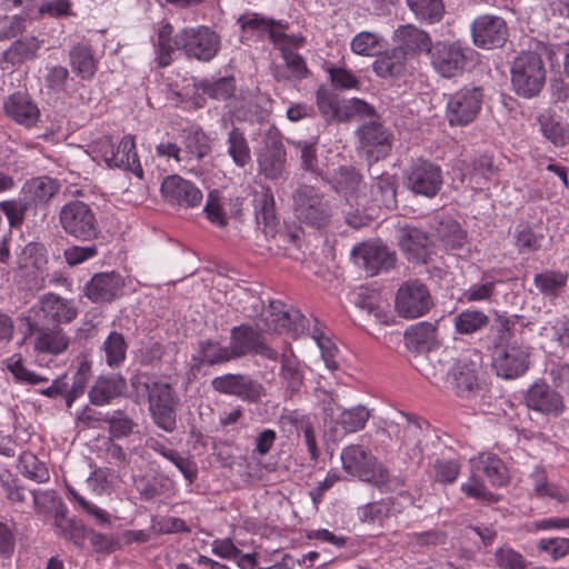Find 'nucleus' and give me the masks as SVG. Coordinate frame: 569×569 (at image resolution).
<instances>
[{"mask_svg":"<svg viewBox=\"0 0 569 569\" xmlns=\"http://www.w3.org/2000/svg\"><path fill=\"white\" fill-rule=\"evenodd\" d=\"M441 366L436 369L431 363H420V372L433 383L445 382L459 397H468L478 388V363L467 355H461L449 366L438 359Z\"/></svg>","mask_w":569,"mask_h":569,"instance_id":"f257e3e1","label":"nucleus"},{"mask_svg":"<svg viewBox=\"0 0 569 569\" xmlns=\"http://www.w3.org/2000/svg\"><path fill=\"white\" fill-rule=\"evenodd\" d=\"M291 202L293 214L300 223L315 229H322L330 224L331 206L325 193L315 186L298 184L292 191Z\"/></svg>","mask_w":569,"mask_h":569,"instance_id":"f03ea898","label":"nucleus"},{"mask_svg":"<svg viewBox=\"0 0 569 569\" xmlns=\"http://www.w3.org/2000/svg\"><path fill=\"white\" fill-rule=\"evenodd\" d=\"M511 84L522 98L537 97L546 83V68L541 56L532 50L520 52L512 61Z\"/></svg>","mask_w":569,"mask_h":569,"instance_id":"7ed1b4c3","label":"nucleus"},{"mask_svg":"<svg viewBox=\"0 0 569 569\" xmlns=\"http://www.w3.org/2000/svg\"><path fill=\"white\" fill-rule=\"evenodd\" d=\"M340 459L342 469L351 477L378 488L389 482L388 470L377 461L369 449L361 445H350L343 448Z\"/></svg>","mask_w":569,"mask_h":569,"instance_id":"20e7f679","label":"nucleus"},{"mask_svg":"<svg viewBox=\"0 0 569 569\" xmlns=\"http://www.w3.org/2000/svg\"><path fill=\"white\" fill-rule=\"evenodd\" d=\"M59 223L68 236L79 241H93L101 233L94 211L81 200H70L61 207Z\"/></svg>","mask_w":569,"mask_h":569,"instance_id":"39448f33","label":"nucleus"},{"mask_svg":"<svg viewBox=\"0 0 569 569\" xmlns=\"http://www.w3.org/2000/svg\"><path fill=\"white\" fill-rule=\"evenodd\" d=\"M471 50L461 41L438 40L429 50L433 70L442 78L461 76L470 61Z\"/></svg>","mask_w":569,"mask_h":569,"instance_id":"423d86ee","label":"nucleus"},{"mask_svg":"<svg viewBox=\"0 0 569 569\" xmlns=\"http://www.w3.org/2000/svg\"><path fill=\"white\" fill-rule=\"evenodd\" d=\"M178 50L198 61H211L220 50V36L206 26L186 28L176 34Z\"/></svg>","mask_w":569,"mask_h":569,"instance_id":"0eeeda50","label":"nucleus"},{"mask_svg":"<svg viewBox=\"0 0 569 569\" xmlns=\"http://www.w3.org/2000/svg\"><path fill=\"white\" fill-rule=\"evenodd\" d=\"M406 187L415 194L433 198L443 184L442 169L429 159H412L405 171Z\"/></svg>","mask_w":569,"mask_h":569,"instance_id":"6e6552de","label":"nucleus"},{"mask_svg":"<svg viewBox=\"0 0 569 569\" xmlns=\"http://www.w3.org/2000/svg\"><path fill=\"white\" fill-rule=\"evenodd\" d=\"M229 349L233 360L248 355H258L274 362L280 358L279 352L263 341L260 331L247 323L230 330Z\"/></svg>","mask_w":569,"mask_h":569,"instance_id":"1a4fd4ad","label":"nucleus"},{"mask_svg":"<svg viewBox=\"0 0 569 569\" xmlns=\"http://www.w3.org/2000/svg\"><path fill=\"white\" fill-rule=\"evenodd\" d=\"M483 91L480 87H465L450 94L446 107L449 124L467 126L473 122L482 106Z\"/></svg>","mask_w":569,"mask_h":569,"instance_id":"9d476101","label":"nucleus"},{"mask_svg":"<svg viewBox=\"0 0 569 569\" xmlns=\"http://www.w3.org/2000/svg\"><path fill=\"white\" fill-rule=\"evenodd\" d=\"M356 136L360 149L371 161L383 159L391 151L393 134L380 118L365 120L357 129Z\"/></svg>","mask_w":569,"mask_h":569,"instance_id":"9b49d317","label":"nucleus"},{"mask_svg":"<svg viewBox=\"0 0 569 569\" xmlns=\"http://www.w3.org/2000/svg\"><path fill=\"white\" fill-rule=\"evenodd\" d=\"M216 392L239 398L249 403H259L266 389L259 381L244 373H224L211 380Z\"/></svg>","mask_w":569,"mask_h":569,"instance_id":"f8f14e48","label":"nucleus"},{"mask_svg":"<svg viewBox=\"0 0 569 569\" xmlns=\"http://www.w3.org/2000/svg\"><path fill=\"white\" fill-rule=\"evenodd\" d=\"M432 299L426 284L418 280L407 281L397 291L396 309L400 317L418 318L426 315Z\"/></svg>","mask_w":569,"mask_h":569,"instance_id":"ddd939ff","label":"nucleus"},{"mask_svg":"<svg viewBox=\"0 0 569 569\" xmlns=\"http://www.w3.org/2000/svg\"><path fill=\"white\" fill-rule=\"evenodd\" d=\"M530 365L529 348L513 343L496 349L492 356V368L498 377L516 379L522 376Z\"/></svg>","mask_w":569,"mask_h":569,"instance_id":"4468645a","label":"nucleus"},{"mask_svg":"<svg viewBox=\"0 0 569 569\" xmlns=\"http://www.w3.org/2000/svg\"><path fill=\"white\" fill-rule=\"evenodd\" d=\"M34 322L60 326L71 322L78 315L73 300L62 298L54 293L42 296L33 307Z\"/></svg>","mask_w":569,"mask_h":569,"instance_id":"2eb2a0df","label":"nucleus"},{"mask_svg":"<svg viewBox=\"0 0 569 569\" xmlns=\"http://www.w3.org/2000/svg\"><path fill=\"white\" fill-rule=\"evenodd\" d=\"M473 43L481 49L501 48L508 39V27L503 18L496 14H482L471 26Z\"/></svg>","mask_w":569,"mask_h":569,"instance_id":"dca6fc26","label":"nucleus"},{"mask_svg":"<svg viewBox=\"0 0 569 569\" xmlns=\"http://www.w3.org/2000/svg\"><path fill=\"white\" fill-rule=\"evenodd\" d=\"M356 264L361 267L369 276L393 268L396 254L387 246L378 242H362L352 249Z\"/></svg>","mask_w":569,"mask_h":569,"instance_id":"f3484780","label":"nucleus"},{"mask_svg":"<svg viewBox=\"0 0 569 569\" xmlns=\"http://www.w3.org/2000/svg\"><path fill=\"white\" fill-rule=\"evenodd\" d=\"M286 164V149L278 130L267 132L264 147L258 156L259 171L267 179H278Z\"/></svg>","mask_w":569,"mask_h":569,"instance_id":"a211bd4d","label":"nucleus"},{"mask_svg":"<svg viewBox=\"0 0 569 569\" xmlns=\"http://www.w3.org/2000/svg\"><path fill=\"white\" fill-rule=\"evenodd\" d=\"M161 192L169 203L184 208L196 207L202 200L200 189L177 174L169 176L162 181Z\"/></svg>","mask_w":569,"mask_h":569,"instance_id":"6ab92c4d","label":"nucleus"},{"mask_svg":"<svg viewBox=\"0 0 569 569\" xmlns=\"http://www.w3.org/2000/svg\"><path fill=\"white\" fill-rule=\"evenodd\" d=\"M525 402L543 415L559 416L565 409L562 396L546 382L533 383L525 395Z\"/></svg>","mask_w":569,"mask_h":569,"instance_id":"aec40b11","label":"nucleus"},{"mask_svg":"<svg viewBox=\"0 0 569 569\" xmlns=\"http://www.w3.org/2000/svg\"><path fill=\"white\" fill-rule=\"evenodd\" d=\"M126 392L127 380L121 373L101 375L88 390V398L91 405L102 407L126 396Z\"/></svg>","mask_w":569,"mask_h":569,"instance_id":"412c9836","label":"nucleus"},{"mask_svg":"<svg viewBox=\"0 0 569 569\" xmlns=\"http://www.w3.org/2000/svg\"><path fill=\"white\" fill-rule=\"evenodd\" d=\"M429 237L421 229L405 226L399 230L398 244L407 258L415 263H426L429 258Z\"/></svg>","mask_w":569,"mask_h":569,"instance_id":"4be33fe9","label":"nucleus"},{"mask_svg":"<svg viewBox=\"0 0 569 569\" xmlns=\"http://www.w3.org/2000/svg\"><path fill=\"white\" fill-rule=\"evenodd\" d=\"M122 286V279L116 272H101L86 283L83 292L94 303L109 302L117 297Z\"/></svg>","mask_w":569,"mask_h":569,"instance_id":"5701e85b","label":"nucleus"},{"mask_svg":"<svg viewBox=\"0 0 569 569\" xmlns=\"http://www.w3.org/2000/svg\"><path fill=\"white\" fill-rule=\"evenodd\" d=\"M3 110L9 118L28 128L34 126L40 117L38 106L23 92L10 94L3 102Z\"/></svg>","mask_w":569,"mask_h":569,"instance_id":"b1692460","label":"nucleus"},{"mask_svg":"<svg viewBox=\"0 0 569 569\" xmlns=\"http://www.w3.org/2000/svg\"><path fill=\"white\" fill-rule=\"evenodd\" d=\"M60 189L59 180L49 176H40L27 180L21 188V194L27 198L33 209H37L39 206L48 204Z\"/></svg>","mask_w":569,"mask_h":569,"instance_id":"393cba45","label":"nucleus"},{"mask_svg":"<svg viewBox=\"0 0 569 569\" xmlns=\"http://www.w3.org/2000/svg\"><path fill=\"white\" fill-rule=\"evenodd\" d=\"M37 332L34 349L42 353L60 355L69 347L70 339L60 326L30 323Z\"/></svg>","mask_w":569,"mask_h":569,"instance_id":"a878e982","label":"nucleus"},{"mask_svg":"<svg viewBox=\"0 0 569 569\" xmlns=\"http://www.w3.org/2000/svg\"><path fill=\"white\" fill-rule=\"evenodd\" d=\"M229 346H222L213 339L199 340L197 355L191 358L192 369L200 370L202 367H213L232 361Z\"/></svg>","mask_w":569,"mask_h":569,"instance_id":"bb28decb","label":"nucleus"},{"mask_svg":"<svg viewBox=\"0 0 569 569\" xmlns=\"http://www.w3.org/2000/svg\"><path fill=\"white\" fill-rule=\"evenodd\" d=\"M395 39L399 42V50H403V54H416L426 51L429 54L430 48L433 46L430 34L413 24L399 26L395 31Z\"/></svg>","mask_w":569,"mask_h":569,"instance_id":"cd10ccee","label":"nucleus"},{"mask_svg":"<svg viewBox=\"0 0 569 569\" xmlns=\"http://www.w3.org/2000/svg\"><path fill=\"white\" fill-rule=\"evenodd\" d=\"M405 342L407 348L416 351L417 355L431 352V348L437 342L436 325L422 321L409 327L405 332Z\"/></svg>","mask_w":569,"mask_h":569,"instance_id":"c85d7f7f","label":"nucleus"},{"mask_svg":"<svg viewBox=\"0 0 569 569\" xmlns=\"http://www.w3.org/2000/svg\"><path fill=\"white\" fill-rule=\"evenodd\" d=\"M41 41L34 36L14 40L2 53V61L11 67L21 66L37 58Z\"/></svg>","mask_w":569,"mask_h":569,"instance_id":"c756f323","label":"nucleus"},{"mask_svg":"<svg viewBox=\"0 0 569 569\" xmlns=\"http://www.w3.org/2000/svg\"><path fill=\"white\" fill-rule=\"evenodd\" d=\"M114 160L111 161L110 168H119L132 172L136 177L142 178L143 170L136 151L134 137L126 134L119 144L114 148Z\"/></svg>","mask_w":569,"mask_h":569,"instance_id":"7c9ffc66","label":"nucleus"},{"mask_svg":"<svg viewBox=\"0 0 569 569\" xmlns=\"http://www.w3.org/2000/svg\"><path fill=\"white\" fill-rule=\"evenodd\" d=\"M282 302L273 300L270 302L271 315L276 317L274 328L286 329L295 337L305 333L309 329L308 319L297 309L283 310Z\"/></svg>","mask_w":569,"mask_h":569,"instance_id":"2f4dec72","label":"nucleus"},{"mask_svg":"<svg viewBox=\"0 0 569 569\" xmlns=\"http://www.w3.org/2000/svg\"><path fill=\"white\" fill-rule=\"evenodd\" d=\"M316 103L326 122H342L348 120L346 102L341 101L336 93L323 86L316 92Z\"/></svg>","mask_w":569,"mask_h":569,"instance_id":"473e14b6","label":"nucleus"},{"mask_svg":"<svg viewBox=\"0 0 569 569\" xmlns=\"http://www.w3.org/2000/svg\"><path fill=\"white\" fill-rule=\"evenodd\" d=\"M370 196L378 207L395 209L397 207V178L388 173L377 177L370 187Z\"/></svg>","mask_w":569,"mask_h":569,"instance_id":"72a5a7b5","label":"nucleus"},{"mask_svg":"<svg viewBox=\"0 0 569 569\" xmlns=\"http://www.w3.org/2000/svg\"><path fill=\"white\" fill-rule=\"evenodd\" d=\"M226 144L227 154L231 158L234 166L244 168L251 162V149L242 129L232 126L227 134Z\"/></svg>","mask_w":569,"mask_h":569,"instance_id":"f704fd0d","label":"nucleus"},{"mask_svg":"<svg viewBox=\"0 0 569 569\" xmlns=\"http://www.w3.org/2000/svg\"><path fill=\"white\" fill-rule=\"evenodd\" d=\"M498 173L490 156L482 154L475 158L462 172V182L468 181L469 184L482 186L485 181L491 180Z\"/></svg>","mask_w":569,"mask_h":569,"instance_id":"c9c22d12","label":"nucleus"},{"mask_svg":"<svg viewBox=\"0 0 569 569\" xmlns=\"http://www.w3.org/2000/svg\"><path fill=\"white\" fill-rule=\"evenodd\" d=\"M143 389L147 391L148 409L180 405L179 396L169 382L162 380L144 382Z\"/></svg>","mask_w":569,"mask_h":569,"instance_id":"e433bc0d","label":"nucleus"},{"mask_svg":"<svg viewBox=\"0 0 569 569\" xmlns=\"http://www.w3.org/2000/svg\"><path fill=\"white\" fill-rule=\"evenodd\" d=\"M329 182L336 192L349 199L359 191L362 176L353 166H340Z\"/></svg>","mask_w":569,"mask_h":569,"instance_id":"4c0bfd02","label":"nucleus"},{"mask_svg":"<svg viewBox=\"0 0 569 569\" xmlns=\"http://www.w3.org/2000/svg\"><path fill=\"white\" fill-rule=\"evenodd\" d=\"M406 2L420 23H438L442 20L446 12L442 0H406Z\"/></svg>","mask_w":569,"mask_h":569,"instance_id":"58836bf2","label":"nucleus"},{"mask_svg":"<svg viewBox=\"0 0 569 569\" xmlns=\"http://www.w3.org/2000/svg\"><path fill=\"white\" fill-rule=\"evenodd\" d=\"M70 66L82 80H90L97 71V63L90 47L77 44L69 52Z\"/></svg>","mask_w":569,"mask_h":569,"instance_id":"ea45409f","label":"nucleus"},{"mask_svg":"<svg viewBox=\"0 0 569 569\" xmlns=\"http://www.w3.org/2000/svg\"><path fill=\"white\" fill-rule=\"evenodd\" d=\"M256 204V220L257 223L263 226V232L267 236H274L276 233V211L274 198L270 188L264 189L257 198Z\"/></svg>","mask_w":569,"mask_h":569,"instance_id":"a19ab883","label":"nucleus"},{"mask_svg":"<svg viewBox=\"0 0 569 569\" xmlns=\"http://www.w3.org/2000/svg\"><path fill=\"white\" fill-rule=\"evenodd\" d=\"M101 350L104 353L106 365L111 369H117L126 360L128 343L121 332L111 331L104 339Z\"/></svg>","mask_w":569,"mask_h":569,"instance_id":"79ce46f5","label":"nucleus"},{"mask_svg":"<svg viewBox=\"0 0 569 569\" xmlns=\"http://www.w3.org/2000/svg\"><path fill=\"white\" fill-rule=\"evenodd\" d=\"M406 56L403 50L395 48L390 53L377 59L373 62L375 72L382 78L398 77L406 70Z\"/></svg>","mask_w":569,"mask_h":569,"instance_id":"37998d69","label":"nucleus"},{"mask_svg":"<svg viewBox=\"0 0 569 569\" xmlns=\"http://www.w3.org/2000/svg\"><path fill=\"white\" fill-rule=\"evenodd\" d=\"M455 329L460 335H472L489 323V317L480 311L467 309L455 317Z\"/></svg>","mask_w":569,"mask_h":569,"instance_id":"c03bdc74","label":"nucleus"},{"mask_svg":"<svg viewBox=\"0 0 569 569\" xmlns=\"http://www.w3.org/2000/svg\"><path fill=\"white\" fill-rule=\"evenodd\" d=\"M429 429V423L423 419H408L407 423L401 429V441L403 446L412 450L415 455L421 453V443L426 431Z\"/></svg>","mask_w":569,"mask_h":569,"instance_id":"a18cd8bd","label":"nucleus"},{"mask_svg":"<svg viewBox=\"0 0 569 569\" xmlns=\"http://www.w3.org/2000/svg\"><path fill=\"white\" fill-rule=\"evenodd\" d=\"M106 423L109 425L111 439L128 438L137 427V423L123 409L113 410L111 413L107 412Z\"/></svg>","mask_w":569,"mask_h":569,"instance_id":"49530a36","label":"nucleus"},{"mask_svg":"<svg viewBox=\"0 0 569 569\" xmlns=\"http://www.w3.org/2000/svg\"><path fill=\"white\" fill-rule=\"evenodd\" d=\"M438 236L442 244L450 250L462 248L467 241V233L453 219L448 218L440 222Z\"/></svg>","mask_w":569,"mask_h":569,"instance_id":"de8ad7c7","label":"nucleus"},{"mask_svg":"<svg viewBox=\"0 0 569 569\" xmlns=\"http://www.w3.org/2000/svg\"><path fill=\"white\" fill-rule=\"evenodd\" d=\"M173 27L167 22L164 23L159 32H158V43H157V62L161 68L168 67L172 61V52L173 50H178L176 46V36L172 37Z\"/></svg>","mask_w":569,"mask_h":569,"instance_id":"09e8293b","label":"nucleus"},{"mask_svg":"<svg viewBox=\"0 0 569 569\" xmlns=\"http://www.w3.org/2000/svg\"><path fill=\"white\" fill-rule=\"evenodd\" d=\"M18 469L30 480L44 482L49 479V471L33 453L24 451L19 457Z\"/></svg>","mask_w":569,"mask_h":569,"instance_id":"8fccbe9b","label":"nucleus"},{"mask_svg":"<svg viewBox=\"0 0 569 569\" xmlns=\"http://www.w3.org/2000/svg\"><path fill=\"white\" fill-rule=\"evenodd\" d=\"M543 137L555 147H566L569 144V126L555 120L551 117L539 120Z\"/></svg>","mask_w":569,"mask_h":569,"instance_id":"3c124183","label":"nucleus"},{"mask_svg":"<svg viewBox=\"0 0 569 569\" xmlns=\"http://www.w3.org/2000/svg\"><path fill=\"white\" fill-rule=\"evenodd\" d=\"M91 377V366L88 361H81L78 370L72 377L71 387L67 388L66 392V405L68 408H71L73 402L84 393L86 388L88 386L89 379Z\"/></svg>","mask_w":569,"mask_h":569,"instance_id":"603ef678","label":"nucleus"},{"mask_svg":"<svg viewBox=\"0 0 569 569\" xmlns=\"http://www.w3.org/2000/svg\"><path fill=\"white\" fill-rule=\"evenodd\" d=\"M200 89L211 99L224 101L233 97L236 92L234 78L222 77L213 82L204 80L200 82Z\"/></svg>","mask_w":569,"mask_h":569,"instance_id":"864d4df0","label":"nucleus"},{"mask_svg":"<svg viewBox=\"0 0 569 569\" xmlns=\"http://www.w3.org/2000/svg\"><path fill=\"white\" fill-rule=\"evenodd\" d=\"M567 274L560 271H545L537 273L533 282L545 296H557L567 283Z\"/></svg>","mask_w":569,"mask_h":569,"instance_id":"5fc2aeb1","label":"nucleus"},{"mask_svg":"<svg viewBox=\"0 0 569 569\" xmlns=\"http://www.w3.org/2000/svg\"><path fill=\"white\" fill-rule=\"evenodd\" d=\"M499 282L489 272H485L481 283L472 284L463 292V298L468 302L488 301L496 293V286Z\"/></svg>","mask_w":569,"mask_h":569,"instance_id":"6e6d98bb","label":"nucleus"},{"mask_svg":"<svg viewBox=\"0 0 569 569\" xmlns=\"http://www.w3.org/2000/svg\"><path fill=\"white\" fill-rule=\"evenodd\" d=\"M0 209L6 214L11 227H19L23 223L26 213L33 209L24 196L18 199L4 200L0 202Z\"/></svg>","mask_w":569,"mask_h":569,"instance_id":"4d7b16f0","label":"nucleus"},{"mask_svg":"<svg viewBox=\"0 0 569 569\" xmlns=\"http://www.w3.org/2000/svg\"><path fill=\"white\" fill-rule=\"evenodd\" d=\"M288 421L298 432H302L310 458L312 461H317L319 458V449L317 446L315 429L309 418L306 416L291 415L288 417Z\"/></svg>","mask_w":569,"mask_h":569,"instance_id":"13d9d810","label":"nucleus"},{"mask_svg":"<svg viewBox=\"0 0 569 569\" xmlns=\"http://www.w3.org/2000/svg\"><path fill=\"white\" fill-rule=\"evenodd\" d=\"M183 144L187 152L194 156L198 160L204 158L211 151L210 139L201 129L187 131Z\"/></svg>","mask_w":569,"mask_h":569,"instance_id":"bf43d9fd","label":"nucleus"},{"mask_svg":"<svg viewBox=\"0 0 569 569\" xmlns=\"http://www.w3.org/2000/svg\"><path fill=\"white\" fill-rule=\"evenodd\" d=\"M370 411L365 406H356L340 413L339 423L346 432H356L365 428Z\"/></svg>","mask_w":569,"mask_h":569,"instance_id":"052dcab7","label":"nucleus"},{"mask_svg":"<svg viewBox=\"0 0 569 569\" xmlns=\"http://www.w3.org/2000/svg\"><path fill=\"white\" fill-rule=\"evenodd\" d=\"M179 406L150 408L149 413L152 422L167 433H172L178 425Z\"/></svg>","mask_w":569,"mask_h":569,"instance_id":"680f3d73","label":"nucleus"},{"mask_svg":"<svg viewBox=\"0 0 569 569\" xmlns=\"http://www.w3.org/2000/svg\"><path fill=\"white\" fill-rule=\"evenodd\" d=\"M517 317H507L502 315H498L491 327L493 332V346L495 350L506 347L505 345L509 342L512 338L513 329L516 326Z\"/></svg>","mask_w":569,"mask_h":569,"instance_id":"e2e57ef3","label":"nucleus"},{"mask_svg":"<svg viewBox=\"0 0 569 569\" xmlns=\"http://www.w3.org/2000/svg\"><path fill=\"white\" fill-rule=\"evenodd\" d=\"M495 562L500 569H527L525 557L508 545L495 551Z\"/></svg>","mask_w":569,"mask_h":569,"instance_id":"0e129e2a","label":"nucleus"},{"mask_svg":"<svg viewBox=\"0 0 569 569\" xmlns=\"http://www.w3.org/2000/svg\"><path fill=\"white\" fill-rule=\"evenodd\" d=\"M351 50L359 56H376L381 50L379 37L372 32L362 31L353 37Z\"/></svg>","mask_w":569,"mask_h":569,"instance_id":"69168bd1","label":"nucleus"},{"mask_svg":"<svg viewBox=\"0 0 569 569\" xmlns=\"http://www.w3.org/2000/svg\"><path fill=\"white\" fill-rule=\"evenodd\" d=\"M289 143L300 151L301 168L308 172H317V139L313 141L291 140Z\"/></svg>","mask_w":569,"mask_h":569,"instance_id":"338daca9","label":"nucleus"},{"mask_svg":"<svg viewBox=\"0 0 569 569\" xmlns=\"http://www.w3.org/2000/svg\"><path fill=\"white\" fill-rule=\"evenodd\" d=\"M326 71L328 72L329 79L335 89L349 90L359 88L360 82L358 78L346 68L329 64L326 67Z\"/></svg>","mask_w":569,"mask_h":569,"instance_id":"774afa93","label":"nucleus"}]
</instances>
